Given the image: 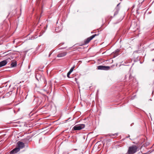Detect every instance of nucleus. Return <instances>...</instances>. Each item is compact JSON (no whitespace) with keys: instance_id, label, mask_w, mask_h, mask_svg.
<instances>
[{"instance_id":"obj_1","label":"nucleus","mask_w":154,"mask_h":154,"mask_svg":"<svg viewBox=\"0 0 154 154\" xmlns=\"http://www.w3.org/2000/svg\"><path fill=\"white\" fill-rule=\"evenodd\" d=\"M137 147L135 145H133L129 147L127 152L126 154H133L137 151Z\"/></svg>"},{"instance_id":"obj_2","label":"nucleus","mask_w":154,"mask_h":154,"mask_svg":"<svg viewBox=\"0 0 154 154\" xmlns=\"http://www.w3.org/2000/svg\"><path fill=\"white\" fill-rule=\"evenodd\" d=\"M85 127V125L83 124H80L75 125L73 128V130L75 131L80 130Z\"/></svg>"},{"instance_id":"obj_3","label":"nucleus","mask_w":154,"mask_h":154,"mask_svg":"<svg viewBox=\"0 0 154 154\" xmlns=\"http://www.w3.org/2000/svg\"><path fill=\"white\" fill-rule=\"evenodd\" d=\"M17 147L20 150V149H22L25 147V144L22 142L19 141L17 143Z\"/></svg>"},{"instance_id":"obj_4","label":"nucleus","mask_w":154,"mask_h":154,"mask_svg":"<svg viewBox=\"0 0 154 154\" xmlns=\"http://www.w3.org/2000/svg\"><path fill=\"white\" fill-rule=\"evenodd\" d=\"M45 83L46 84V85L44 86V87L46 88L47 89L51 88L52 83L51 80L49 81L48 82L45 81Z\"/></svg>"},{"instance_id":"obj_5","label":"nucleus","mask_w":154,"mask_h":154,"mask_svg":"<svg viewBox=\"0 0 154 154\" xmlns=\"http://www.w3.org/2000/svg\"><path fill=\"white\" fill-rule=\"evenodd\" d=\"M110 68L109 66H99L97 67V69L99 70H107Z\"/></svg>"},{"instance_id":"obj_6","label":"nucleus","mask_w":154,"mask_h":154,"mask_svg":"<svg viewBox=\"0 0 154 154\" xmlns=\"http://www.w3.org/2000/svg\"><path fill=\"white\" fill-rule=\"evenodd\" d=\"M97 35L96 34L93 35L91 36L88 38L85 41V42L86 44H88L89 42L93 38H94Z\"/></svg>"},{"instance_id":"obj_7","label":"nucleus","mask_w":154,"mask_h":154,"mask_svg":"<svg viewBox=\"0 0 154 154\" xmlns=\"http://www.w3.org/2000/svg\"><path fill=\"white\" fill-rule=\"evenodd\" d=\"M20 151L19 149L17 147L13 149L10 152V154H14L17 152Z\"/></svg>"},{"instance_id":"obj_8","label":"nucleus","mask_w":154,"mask_h":154,"mask_svg":"<svg viewBox=\"0 0 154 154\" xmlns=\"http://www.w3.org/2000/svg\"><path fill=\"white\" fill-rule=\"evenodd\" d=\"M67 53L66 52H63L59 53L57 55V57H60L65 56L66 55Z\"/></svg>"},{"instance_id":"obj_9","label":"nucleus","mask_w":154,"mask_h":154,"mask_svg":"<svg viewBox=\"0 0 154 154\" xmlns=\"http://www.w3.org/2000/svg\"><path fill=\"white\" fill-rule=\"evenodd\" d=\"M7 64V62L6 60H3L0 62V67L5 66Z\"/></svg>"},{"instance_id":"obj_10","label":"nucleus","mask_w":154,"mask_h":154,"mask_svg":"<svg viewBox=\"0 0 154 154\" xmlns=\"http://www.w3.org/2000/svg\"><path fill=\"white\" fill-rule=\"evenodd\" d=\"M119 50L118 49H117L113 53V54H114V57H115L119 54Z\"/></svg>"},{"instance_id":"obj_11","label":"nucleus","mask_w":154,"mask_h":154,"mask_svg":"<svg viewBox=\"0 0 154 154\" xmlns=\"http://www.w3.org/2000/svg\"><path fill=\"white\" fill-rule=\"evenodd\" d=\"M17 65V62L16 61H13L11 64V67H13L16 66Z\"/></svg>"},{"instance_id":"obj_12","label":"nucleus","mask_w":154,"mask_h":154,"mask_svg":"<svg viewBox=\"0 0 154 154\" xmlns=\"http://www.w3.org/2000/svg\"><path fill=\"white\" fill-rule=\"evenodd\" d=\"M119 9H117V8H115V9L116 10V11L115 12L114 15H116L118 13V11L119 10Z\"/></svg>"},{"instance_id":"obj_13","label":"nucleus","mask_w":154,"mask_h":154,"mask_svg":"<svg viewBox=\"0 0 154 154\" xmlns=\"http://www.w3.org/2000/svg\"><path fill=\"white\" fill-rule=\"evenodd\" d=\"M6 60L7 62V63L8 62H10V61H12V60H11V58H8V59H7L6 60Z\"/></svg>"},{"instance_id":"obj_14","label":"nucleus","mask_w":154,"mask_h":154,"mask_svg":"<svg viewBox=\"0 0 154 154\" xmlns=\"http://www.w3.org/2000/svg\"><path fill=\"white\" fill-rule=\"evenodd\" d=\"M74 66L72 67L71 69H70V70L69 71V72H70V73H71L73 71V70L74 69Z\"/></svg>"},{"instance_id":"obj_15","label":"nucleus","mask_w":154,"mask_h":154,"mask_svg":"<svg viewBox=\"0 0 154 154\" xmlns=\"http://www.w3.org/2000/svg\"><path fill=\"white\" fill-rule=\"evenodd\" d=\"M71 73H70V72H68L67 74V77L69 78L70 77L69 76V75H70V74Z\"/></svg>"},{"instance_id":"obj_16","label":"nucleus","mask_w":154,"mask_h":154,"mask_svg":"<svg viewBox=\"0 0 154 154\" xmlns=\"http://www.w3.org/2000/svg\"><path fill=\"white\" fill-rule=\"evenodd\" d=\"M120 3H119L117 5V7H116V8H117V9H119V8L118 7L119 6V5H120Z\"/></svg>"},{"instance_id":"obj_17","label":"nucleus","mask_w":154,"mask_h":154,"mask_svg":"<svg viewBox=\"0 0 154 154\" xmlns=\"http://www.w3.org/2000/svg\"><path fill=\"white\" fill-rule=\"evenodd\" d=\"M52 52H50L49 54V56H48V57H50V56H51V54H52Z\"/></svg>"},{"instance_id":"obj_18","label":"nucleus","mask_w":154,"mask_h":154,"mask_svg":"<svg viewBox=\"0 0 154 154\" xmlns=\"http://www.w3.org/2000/svg\"><path fill=\"white\" fill-rule=\"evenodd\" d=\"M114 135H116V136H117L118 134H114Z\"/></svg>"},{"instance_id":"obj_19","label":"nucleus","mask_w":154,"mask_h":154,"mask_svg":"<svg viewBox=\"0 0 154 154\" xmlns=\"http://www.w3.org/2000/svg\"><path fill=\"white\" fill-rule=\"evenodd\" d=\"M152 61H154V58L152 60Z\"/></svg>"}]
</instances>
